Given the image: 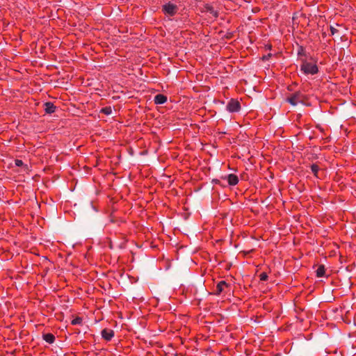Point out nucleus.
<instances>
[{"label": "nucleus", "instance_id": "nucleus-1", "mask_svg": "<svg viewBox=\"0 0 356 356\" xmlns=\"http://www.w3.org/2000/svg\"><path fill=\"white\" fill-rule=\"evenodd\" d=\"M300 70L305 74L314 75L318 74V67L316 65V60H315L314 63H312L306 59H301Z\"/></svg>", "mask_w": 356, "mask_h": 356}, {"label": "nucleus", "instance_id": "nucleus-2", "mask_svg": "<svg viewBox=\"0 0 356 356\" xmlns=\"http://www.w3.org/2000/svg\"><path fill=\"white\" fill-rule=\"evenodd\" d=\"M305 95L300 91H296L286 98V102L292 106H296L298 103H303Z\"/></svg>", "mask_w": 356, "mask_h": 356}, {"label": "nucleus", "instance_id": "nucleus-3", "mask_svg": "<svg viewBox=\"0 0 356 356\" xmlns=\"http://www.w3.org/2000/svg\"><path fill=\"white\" fill-rule=\"evenodd\" d=\"M178 10V7L177 5L172 3L170 2L164 4L162 6V12L170 17H173L176 15Z\"/></svg>", "mask_w": 356, "mask_h": 356}, {"label": "nucleus", "instance_id": "nucleus-4", "mask_svg": "<svg viewBox=\"0 0 356 356\" xmlns=\"http://www.w3.org/2000/svg\"><path fill=\"white\" fill-rule=\"evenodd\" d=\"M227 110L230 113H237L240 111L241 106L240 102L236 99H231L227 106Z\"/></svg>", "mask_w": 356, "mask_h": 356}, {"label": "nucleus", "instance_id": "nucleus-5", "mask_svg": "<svg viewBox=\"0 0 356 356\" xmlns=\"http://www.w3.org/2000/svg\"><path fill=\"white\" fill-rule=\"evenodd\" d=\"M229 287V284L225 281H220L216 286V288L213 292V295L219 296L221 293L225 292L226 289Z\"/></svg>", "mask_w": 356, "mask_h": 356}, {"label": "nucleus", "instance_id": "nucleus-6", "mask_svg": "<svg viewBox=\"0 0 356 356\" xmlns=\"http://www.w3.org/2000/svg\"><path fill=\"white\" fill-rule=\"evenodd\" d=\"M102 337L106 341H110L114 337V331L111 329H103L101 332Z\"/></svg>", "mask_w": 356, "mask_h": 356}, {"label": "nucleus", "instance_id": "nucleus-7", "mask_svg": "<svg viewBox=\"0 0 356 356\" xmlns=\"http://www.w3.org/2000/svg\"><path fill=\"white\" fill-rule=\"evenodd\" d=\"M229 186H235L238 183V178L234 174H229L225 177Z\"/></svg>", "mask_w": 356, "mask_h": 356}, {"label": "nucleus", "instance_id": "nucleus-8", "mask_svg": "<svg viewBox=\"0 0 356 356\" xmlns=\"http://www.w3.org/2000/svg\"><path fill=\"white\" fill-rule=\"evenodd\" d=\"M44 111L46 113L51 114L55 112L56 111V106L52 102H45L44 104Z\"/></svg>", "mask_w": 356, "mask_h": 356}, {"label": "nucleus", "instance_id": "nucleus-9", "mask_svg": "<svg viewBox=\"0 0 356 356\" xmlns=\"http://www.w3.org/2000/svg\"><path fill=\"white\" fill-rule=\"evenodd\" d=\"M167 97L163 94H158L154 97V102L156 104H163L167 102Z\"/></svg>", "mask_w": 356, "mask_h": 356}, {"label": "nucleus", "instance_id": "nucleus-10", "mask_svg": "<svg viewBox=\"0 0 356 356\" xmlns=\"http://www.w3.org/2000/svg\"><path fill=\"white\" fill-rule=\"evenodd\" d=\"M42 339L48 343L52 344L55 341V336L51 333L43 334Z\"/></svg>", "mask_w": 356, "mask_h": 356}, {"label": "nucleus", "instance_id": "nucleus-11", "mask_svg": "<svg viewBox=\"0 0 356 356\" xmlns=\"http://www.w3.org/2000/svg\"><path fill=\"white\" fill-rule=\"evenodd\" d=\"M297 54L299 58L306 57L307 53H306L305 48L302 45H298V49H297ZM302 58H300V60Z\"/></svg>", "mask_w": 356, "mask_h": 356}, {"label": "nucleus", "instance_id": "nucleus-12", "mask_svg": "<svg viewBox=\"0 0 356 356\" xmlns=\"http://www.w3.org/2000/svg\"><path fill=\"white\" fill-rule=\"evenodd\" d=\"M316 277H322L325 275V268L323 265L318 266L317 270H316Z\"/></svg>", "mask_w": 356, "mask_h": 356}, {"label": "nucleus", "instance_id": "nucleus-13", "mask_svg": "<svg viewBox=\"0 0 356 356\" xmlns=\"http://www.w3.org/2000/svg\"><path fill=\"white\" fill-rule=\"evenodd\" d=\"M311 170H312V172L314 174V175L315 177H318V172L319 170V167L316 163H313L311 165Z\"/></svg>", "mask_w": 356, "mask_h": 356}, {"label": "nucleus", "instance_id": "nucleus-14", "mask_svg": "<svg viewBox=\"0 0 356 356\" xmlns=\"http://www.w3.org/2000/svg\"><path fill=\"white\" fill-rule=\"evenodd\" d=\"M206 9H207V11L209 12L215 17H217L218 16V12L216 11L211 6L207 5Z\"/></svg>", "mask_w": 356, "mask_h": 356}, {"label": "nucleus", "instance_id": "nucleus-15", "mask_svg": "<svg viewBox=\"0 0 356 356\" xmlns=\"http://www.w3.org/2000/svg\"><path fill=\"white\" fill-rule=\"evenodd\" d=\"M82 321H83L82 318H81L79 316H76L75 318H74L71 321V324L73 325H81L82 323Z\"/></svg>", "mask_w": 356, "mask_h": 356}, {"label": "nucleus", "instance_id": "nucleus-16", "mask_svg": "<svg viewBox=\"0 0 356 356\" xmlns=\"http://www.w3.org/2000/svg\"><path fill=\"white\" fill-rule=\"evenodd\" d=\"M101 113L105 115H110L112 113V108L111 106H106L102 108Z\"/></svg>", "mask_w": 356, "mask_h": 356}, {"label": "nucleus", "instance_id": "nucleus-17", "mask_svg": "<svg viewBox=\"0 0 356 356\" xmlns=\"http://www.w3.org/2000/svg\"><path fill=\"white\" fill-rule=\"evenodd\" d=\"M259 278L261 281H266L268 278V276L266 273H261L259 275Z\"/></svg>", "mask_w": 356, "mask_h": 356}, {"label": "nucleus", "instance_id": "nucleus-18", "mask_svg": "<svg viewBox=\"0 0 356 356\" xmlns=\"http://www.w3.org/2000/svg\"><path fill=\"white\" fill-rule=\"evenodd\" d=\"M15 163L18 167H21V166H22L24 165L23 161L22 160H19V159H16L15 161Z\"/></svg>", "mask_w": 356, "mask_h": 356}, {"label": "nucleus", "instance_id": "nucleus-19", "mask_svg": "<svg viewBox=\"0 0 356 356\" xmlns=\"http://www.w3.org/2000/svg\"><path fill=\"white\" fill-rule=\"evenodd\" d=\"M330 29L331 35H334L335 33H338V30L332 26H330Z\"/></svg>", "mask_w": 356, "mask_h": 356}, {"label": "nucleus", "instance_id": "nucleus-20", "mask_svg": "<svg viewBox=\"0 0 356 356\" xmlns=\"http://www.w3.org/2000/svg\"><path fill=\"white\" fill-rule=\"evenodd\" d=\"M272 56V54H268L267 55H265L262 57V59L264 60H268L270 57Z\"/></svg>", "mask_w": 356, "mask_h": 356}, {"label": "nucleus", "instance_id": "nucleus-21", "mask_svg": "<svg viewBox=\"0 0 356 356\" xmlns=\"http://www.w3.org/2000/svg\"><path fill=\"white\" fill-rule=\"evenodd\" d=\"M213 182L215 183L216 184H220V181L218 179H213Z\"/></svg>", "mask_w": 356, "mask_h": 356}]
</instances>
